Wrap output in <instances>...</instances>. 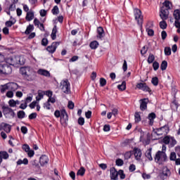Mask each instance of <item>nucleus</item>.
I'll list each match as a JSON object with an SVG mask.
<instances>
[{
	"mask_svg": "<svg viewBox=\"0 0 180 180\" xmlns=\"http://www.w3.org/2000/svg\"><path fill=\"white\" fill-rule=\"evenodd\" d=\"M54 116L57 118L60 117V124L63 127H67L68 126V114H67L65 109H62L60 111L56 110L54 112Z\"/></svg>",
	"mask_w": 180,
	"mask_h": 180,
	"instance_id": "obj_1",
	"label": "nucleus"
},
{
	"mask_svg": "<svg viewBox=\"0 0 180 180\" xmlns=\"http://www.w3.org/2000/svg\"><path fill=\"white\" fill-rule=\"evenodd\" d=\"M20 74H21L26 81H33L34 79H36V75L27 67L20 68Z\"/></svg>",
	"mask_w": 180,
	"mask_h": 180,
	"instance_id": "obj_2",
	"label": "nucleus"
},
{
	"mask_svg": "<svg viewBox=\"0 0 180 180\" xmlns=\"http://www.w3.org/2000/svg\"><path fill=\"white\" fill-rule=\"evenodd\" d=\"M154 160L157 164H162V162H167L168 157L166 153L158 150L155 155Z\"/></svg>",
	"mask_w": 180,
	"mask_h": 180,
	"instance_id": "obj_3",
	"label": "nucleus"
},
{
	"mask_svg": "<svg viewBox=\"0 0 180 180\" xmlns=\"http://www.w3.org/2000/svg\"><path fill=\"white\" fill-rule=\"evenodd\" d=\"M169 132V127L168 126V124H165L160 128L156 129L155 131V133H156L158 136H167Z\"/></svg>",
	"mask_w": 180,
	"mask_h": 180,
	"instance_id": "obj_4",
	"label": "nucleus"
},
{
	"mask_svg": "<svg viewBox=\"0 0 180 180\" xmlns=\"http://www.w3.org/2000/svg\"><path fill=\"white\" fill-rule=\"evenodd\" d=\"M12 73V68L8 64H0V74L9 75Z\"/></svg>",
	"mask_w": 180,
	"mask_h": 180,
	"instance_id": "obj_5",
	"label": "nucleus"
},
{
	"mask_svg": "<svg viewBox=\"0 0 180 180\" xmlns=\"http://www.w3.org/2000/svg\"><path fill=\"white\" fill-rule=\"evenodd\" d=\"M134 17L139 26H141H141H143V15H141V11H140V9L136 8L134 10Z\"/></svg>",
	"mask_w": 180,
	"mask_h": 180,
	"instance_id": "obj_6",
	"label": "nucleus"
},
{
	"mask_svg": "<svg viewBox=\"0 0 180 180\" xmlns=\"http://www.w3.org/2000/svg\"><path fill=\"white\" fill-rule=\"evenodd\" d=\"M61 90L64 94H68L71 92V85L70 84V82L68 79L64 80L61 82Z\"/></svg>",
	"mask_w": 180,
	"mask_h": 180,
	"instance_id": "obj_7",
	"label": "nucleus"
},
{
	"mask_svg": "<svg viewBox=\"0 0 180 180\" xmlns=\"http://www.w3.org/2000/svg\"><path fill=\"white\" fill-rule=\"evenodd\" d=\"M160 16L163 20H167L169 16V10L165 7H161L160 9Z\"/></svg>",
	"mask_w": 180,
	"mask_h": 180,
	"instance_id": "obj_8",
	"label": "nucleus"
},
{
	"mask_svg": "<svg viewBox=\"0 0 180 180\" xmlns=\"http://www.w3.org/2000/svg\"><path fill=\"white\" fill-rule=\"evenodd\" d=\"M2 110L4 116H8L10 115L12 117H15V112L13 110L12 108H9L8 105H3Z\"/></svg>",
	"mask_w": 180,
	"mask_h": 180,
	"instance_id": "obj_9",
	"label": "nucleus"
},
{
	"mask_svg": "<svg viewBox=\"0 0 180 180\" xmlns=\"http://www.w3.org/2000/svg\"><path fill=\"white\" fill-rule=\"evenodd\" d=\"M136 88H138V89H141V91H143V92H151V89L148 87V86L147 85V83L146 82L138 83L136 84Z\"/></svg>",
	"mask_w": 180,
	"mask_h": 180,
	"instance_id": "obj_10",
	"label": "nucleus"
},
{
	"mask_svg": "<svg viewBox=\"0 0 180 180\" xmlns=\"http://www.w3.org/2000/svg\"><path fill=\"white\" fill-rule=\"evenodd\" d=\"M139 102H140V110L142 112H144V110H147V105H148V102H150L148 98H142L139 100Z\"/></svg>",
	"mask_w": 180,
	"mask_h": 180,
	"instance_id": "obj_11",
	"label": "nucleus"
},
{
	"mask_svg": "<svg viewBox=\"0 0 180 180\" xmlns=\"http://www.w3.org/2000/svg\"><path fill=\"white\" fill-rule=\"evenodd\" d=\"M110 179L111 180H118L119 178V172L116 170V168L115 167H111L110 169Z\"/></svg>",
	"mask_w": 180,
	"mask_h": 180,
	"instance_id": "obj_12",
	"label": "nucleus"
},
{
	"mask_svg": "<svg viewBox=\"0 0 180 180\" xmlns=\"http://www.w3.org/2000/svg\"><path fill=\"white\" fill-rule=\"evenodd\" d=\"M60 45V42H53L51 46H47L46 50L51 54L56 53L57 47Z\"/></svg>",
	"mask_w": 180,
	"mask_h": 180,
	"instance_id": "obj_13",
	"label": "nucleus"
},
{
	"mask_svg": "<svg viewBox=\"0 0 180 180\" xmlns=\"http://www.w3.org/2000/svg\"><path fill=\"white\" fill-rule=\"evenodd\" d=\"M10 61H11V63H10V65H22V63L20 62V57H18V56H14V57H12V58H10Z\"/></svg>",
	"mask_w": 180,
	"mask_h": 180,
	"instance_id": "obj_14",
	"label": "nucleus"
},
{
	"mask_svg": "<svg viewBox=\"0 0 180 180\" xmlns=\"http://www.w3.org/2000/svg\"><path fill=\"white\" fill-rule=\"evenodd\" d=\"M1 130H4L6 133H11V130L12 129V127L9 124L2 122L0 124Z\"/></svg>",
	"mask_w": 180,
	"mask_h": 180,
	"instance_id": "obj_15",
	"label": "nucleus"
},
{
	"mask_svg": "<svg viewBox=\"0 0 180 180\" xmlns=\"http://www.w3.org/2000/svg\"><path fill=\"white\" fill-rule=\"evenodd\" d=\"M39 162L41 167H44L46 164L49 163V157H47V155H42L39 158Z\"/></svg>",
	"mask_w": 180,
	"mask_h": 180,
	"instance_id": "obj_16",
	"label": "nucleus"
},
{
	"mask_svg": "<svg viewBox=\"0 0 180 180\" xmlns=\"http://www.w3.org/2000/svg\"><path fill=\"white\" fill-rule=\"evenodd\" d=\"M97 37L98 39H100V40H102V39H103V37H105V30H103V27H98L97 28Z\"/></svg>",
	"mask_w": 180,
	"mask_h": 180,
	"instance_id": "obj_17",
	"label": "nucleus"
},
{
	"mask_svg": "<svg viewBox=\"0 0 180 180\" xmlns=\"http://www.w3.org/2000/svg\"><path fill=\"white\" fill-rule=\"evenodd\" d=\"M157 117V115H155V112H150L148 115V119L149 120V124L150 126H153L154 124V119Z\"/></svg>",
	"mask_w": 180,
	"mask_h": 180,
	"instance_id": "obj_18",
	"label": "nucleus"
},
{
	"mask_svg": "<svg viewBox=\"0 0 180 180\" xmlns=\"http://www.w3.org/2000/svg\"><path fill=\"white\" fill-rule=\"evenodd\" d=\"M8 84L9 91H13V92H15V91H17V89H18L19 88V85L18 84V83L11 82Z\"/></svg>",
	"mask_w": 180,
	"mask_h": 180,
	"instance_id": "obj_19",
	"label": "nucleus"
},
{
	"mask_svg": "<svg viewBox=\"0 0 180 180\" xmlns=\"http://www.w3.org/2000/svg\"><path fill=\"white\" fill-rule=\"evenodd\" d=\"M37 74H39V75H43L44 77H50V72L44 69H39Z\"/></svg>",
	"mask_w": 180,
	"mask_h": 180,
	"instance_id": "obj_20",
	"label": "nucleus"
},
{
	"mask_svg": "<svg viewBox=\"0 0 180 180\" xmlns=\"http://www.w3.org/2000/svg\"><path fill=\"white\" fill-rule=\"evenodd\" d=\"M25 19L27 22H30L34 19V13L33 11H29L27 13Z\"/></svg>",
	"mask_w": 180,
	"mask_h": 180,
	"instance_id": "obj_21",
	"label": "nucleus"
},
{
	"mask_svg": "<svg viewBox=\"0 0 180 180\" xmlns=\"http://www.w3.org/2000/svg\"><path fill=\"white\" fill-rule=\"evenodd\" d=\"M51 38L53 40H56L57 39V25H54L52 30V32L51 34Z\"/></svg>",
	"mask_w": 180,
	"mask_h": 180,
	"instance_id": "obj_22",
	"label": "nucleus"
},
{
	"mask_svg": "<svg viewBox=\"0 0 180 180\" xmlns=\"http://www.w3.org/2000/svg\"><path fill=\"white\" fill-rule=\"evenodd\" d=\"M141 155L142 153L141 149L136 148L134 150V156L136 160H140L141 158Z\"/></svg>",
	"mask_w": 180,
	"mask_h": 180,
	"instance_id": "obj_23",
	"label": "nucleus"
},
{
	"mask_svg": "<svg viewBox=\"0 0 180 180\" xmlns=\"http://www.w3.org/2000/svg\"><path fill=\"white\" fill-rule=\"evenodd\" d=\"M151 151H153V148H150L146 150L145 153L146 158H148L149 161H153V156L151 155Z\"/></svg>",
	"mask_w": 180,
	"mask_h": 180,
	"instance_id": "obj_24",
	"label": "nucleus"
},
{
	"mask_svg": "<svg viewBox=\"0 0 180 180\" xmlns=\"http://www.w3.org/2000/svg\"><path fill=\"white\" fill-rule=\"evenodd\" d=\"M89 46L92 50H96V49H98L99 46V42L97 41H93L90 43Z\"/></svg>",
	"mask_w": 180,
	"mask_h": 180,
	"instance_id": "obj_25",
	"label": "nucleus"
},
{
	"mask_svg": "<svg viewBox=\"0 0 180 180\" xmlns=\"http://www.w3.org/2000/svg\"><path fill=\"white\" fill-rule=\"evenodd\" d=\"M9 91V85L8 83L4 85H1L0 87V91L1 94H5V92H6V91Z\"/></svg>",
	"mask_w": 180,
	"mask_h": 180,
	"instance_id": "obj_26",
	"label": "nucleus"
},
{
	"mask_svg": "<svg viewBox=\"0 0 180 180\" xmlns=\"http://www.w3.org/2000/svg\"><path fill=\"white\" fill-rule=\"evenodd\" d=\"M33 30H34V26H33V25H29L27 27V29L25 32V34H30V33H32V32H33Z\"/></svg>",
	"mask_w": 180,
	"mask_h": 180,
	"instance_id": "obj_27",
	"label": "nucleus"
},
{
	"mask_svg": "<svg viewBox=\"0 0 180 180\" xmlns=\"http://www.w3.org/2000/svg\"><path fill=\"white\" fill-rule=\"evenodd\" d=\"M0 158L1 160H8L9 158V154L6 151H0Z\"/></svg>",
	"mask_w": 180,
	"mask_h": 180,
	"instance_id": "obj_28",
	"label": "nucleus"
},
{
	"mask_svg": "<svg viewBox=\"0 0 180 180\" xmlns=\"http://www.w3.org/2000/svg\"><path fill=\"white\" fill-rule=\"evenodd\" d=\"M173 16L175 20H180V10L179 9L174 10Z\"/></svg>",
	"mask_w": 180,
	"mask_h": 180,
	"instance_id": "obj_29",
	"label": "nucleus"
},
{
	"mask_svg": "<svg viewBox=\"0 0 180 180\" xmlns=\"http://www.w3.org/2000/svg\"><path fill=\"white\" fill-rule=\"evenodd\" d=\"M85 167H81L80 169H79L77 172V176H84L85 175Z\"/></svg>",
	"mask_w": 180,
	"mask_h": 180,
	"instance_id": "obj_30",
	"label": "nucleus"
},
{
	"mask_svg": "<svg viewBox=\"0 0 180 180\" xmlns=\"http://www.w3.org/2000/svg\"><path fill=\"white\" fill-rule=\"evenodd\" d=\"M155 60V56L153 53H150L149 56L148 57L147 62L148 64H153Z\"/></svg>",
	"mask_w": 180,
	"mask_h": 180,
	"instance_id": "obj_31",
	"label": "nucleus"
},
{
	"mask_svg": "<svg viewBox=\"0 0 180 180\" xmlns=\"http://www.w3.org/2000/svg\"><path fill=\"white\" fill-rule=\"evenodd\" d=\"M134 117H135V123H139L141 122V116L140 115V112H135Z\"/></svg>",
	"mask_w": 180,
	"mask_h": 180,
	"instance_id": "obj_32",
	"label": "nucleus"
},
{
	"mask_svg": "<svg viewBox=\"0 0 180 180\" xmlns=\"http://www.w3.org/2000/svg\"><path fill=\"white\" fill-rule=\"evenodd\" d=\"M167 67H168V62H167V60H163L160 65V70H162V71H165Z\"/></svg>",
	"mask_w": 180,
	"mask_h": 180,
	"instance_id": "obj_33",
	"label": "nucleus"
},
{
	"mask_svg": "<svg viewBox=\"0 0 180 180\" xmlns=\"http://www.w3.org/2000/svg\"><path fill=\"white\" fill-rule=\"evenodd\" d=\"M17 116L18 119H25V116H26V113L23 110H20L17 112Z\"/></svg>",
	"mask_w": 180,
	"mask_h": 180,
	"instance_id": "obj_34",
	"label": "nucleus"
},
{
	"mask_svg": "<svg viewBox=\"0 0 180 180\" xmlns=\"http://www.w3.org/2000/svg\"><path fill=\"white\" fill-rule=\"evenodd\" d=\"M163 7L167 9L168 11L171 10V2L169 1H165L163 3Z\"/></svg>",
	"mask_w": 180,
	"mask_h": 180,
	"instance_id": "obj_35",
	"label": "nucleus"
},
{
	"mask_svg": "<svg viewBox=\"0 0 180 180\" xmlns=\"http://www.w3.org/2000/svg\"><path fill=\"white\" fill-rule=\"evenodd\" d=\"M117 89L120 90V91H125L126 89V82H122L121 84H119L117 86Z\"/></svg>",
	"mask_w": 180,
	"mask_h": 180,
	"instance_id": "obj_36",
	"label": "nucleus"
},
{
	"mask_svg": "<svg viewBox=\"0 0 180 180\" xmlns=\"http://www.w3.org/2000/svg\"><path fill=\"white\" fill-rule=\"evenodd\" d=\"M51 13L53 15H58L60 13V9L58 8V6H53V9L51 10Z\"/></svg>",
	"mask_w": 180,
	"mask_h": 180,
	"instance_id": "obj_37",
	"label": "nucleus"
},
{
	"mask_svg": "<svg viewBox=\"0 0 180 180\" xmlns=\"http://www.w3.org/2000/svg\"><path fill=\"white\" fill-rule=\"evenodd\" d=\"M151 82L153 85H154V86H158V82H159L158 77H153L151 79Z\"/></svg>",
	"mask_w": 180,
	"mask_h": 180,
	"instance_id": "obj_38",
	"label": "nucleus"
},
{
	"mask_svg": "<svg viewBox=\"0 0 180 180\" xmlns=\"http://www.w3.org/2000/svg\"><path fill=\"white\" fill-rule=\"evenodd\" d=\"M115 164L116 165H117V167H122L124 164V162L123 161V160L118 158L116 160Z\"/></svg>",
	"mask_w": 180,
	"mask_h": 180,
	"instance_id": "obj_39",
	"label": "nucleus"
},
{
	"mask_svg": "<svg viewBox=\"0 0 180 180\" xmlns=\"http://www.w3.org/2000/svg\"><path fill=\"white\" fill-rule=\"evenodd\" d=\"M170 161H175L176 160V153L175 152H172L169 155Z\"/></svg>",
	"mask_w": 180,
	"mask_h": 180,
	"instance_id": "obj_40",
	"label": "nucleus"
},
{
	"mask_svg": "<svg viewBox=\"0 0 180 180\" xmlns=\"http://www.w3.org/2000/svg\"><path fill=\"white\" fill-rule=\"evenodd\" d=\"M171 147H174L176 144V140H175V138L170 136V141L169 143Z\"/></svg>",
	"mask_w": 180,
	"mask_h": 180,
	"instance_id": "obj_41",
	"label": "nucleus"
},
{
	"mask_svg": "<svg viewBox=\"0 0 180 180\" xmlns=\"http://www.w3.org/2000/svg\"><path fill=\"white\" fill-rule=\"evenodd\" d=\"M160 29H167V22H165V20H163L160 22Z\"/></svg>",
	"mask_w": 180,
	"mask_h": 180,
	"instance_id": "obj_42",
	"label": "nucleus"
},
{
	"mask_svg": "<svg viewBox=\"0 0 180 180\" xmlns=\"http://www.w3.org/2000/svg\"><path fill=\"white\" fill-rule=\"evenodd\" d=\"M118 175H120V179H124L126 178V174H124V172L122 169L118 171Z\"/></svg>",
	"mask_w": 180,
	"mask_h": 180,
	"instance_id": "obj_43",
	"label": "nucleus"
},
{
	"mask_svg": "<svg viewBox=\"0 0 180 180\" xmlns=\"http://www.w3.org/2000/svg\"><path fill=\"white\" fill-rule=\"evenodd\" d=\"M153 68L154 71H157V70H158L160 68V63H158V62L155 61L153 63Z\"/></svg>",
	"mask_w": 180,
	"mask_h": 180,
	"instance_id": "obj_44",
	"label": "nucleus"
},
{
	"mask_svg": "<svg viewBox=\"0 0 180 180\" xmlns=\"http://www.w3.org/2000/svg\"><path fill=\"white\" fill-rule=\"evenodd\" d=\"M171 141V136H167L163 139V143L165 144H169V141Z\"/></svg>",
	"mask_w": 180,
	"mask_h": 180,
	"instance_id": "obj_45",
	"label": "nucleus"
},
{
	"mask_svg": "<svg viewBox=\"0 0 180 180\" xmlns=\"http://www.w3.org/2000/svg\"><path fill=\"white\" fill-rule=\"evenodd\" d=\"M162 174L164 176H169V175H171V171H169V169L167 168L166 169L163 170Z\"/></svg>",
	"mask_w": 180,
	"mask_h": 180,
	"instance_id": "obj_46",
	"label": "nucleus"
},
{
	"mask_svg": "<svg viewBox=\"0 0 180 180\" xmlns=\"http://www.w3.org/2000/svg\"><path fill=\"white\" fill-rule=\"evenodd\" d=\"M44 108L47 110H50V109H51V104H50L49 102L46 101L44 103Z\"/></svg>",
	"mask_w": 180,
	"mask_h": 180,
	"instance_id": "obj_47",
	"label": "nucleus"
},
{
	"mask_svg": "<svg viewBox=\"0 0 180 180\" xmlns=\"http://www.w3.org/2000/svg\"><path fill=\"white\" fill-rule=\"evenodd\" d=\"M77 122H78V124H79L80 126H84V124H85V120L82 117H80L78 119Z\"/></svg>",
	"mask_w": 180,
	"mask_h": 180,
	"instance_id": "obj_48",
	"label": "nucleus"
},
{
	"mask_svg": "<svg viewBox=\"0 0 180 180\" xmlns=\"http://www.w3.org/2000/svg\"><path fill=\"white\" fill-rule=\"evenodd\" d=\"M107 82L106 79L103 77L100 78V86H105L106 85Z\"/></svg>",
	"mask_w": 180,
	"mask_h": 180,
	"instance_id": "obj_49",
	"label": "nucleus"
},
{
	"mask_svg": "<svg viewBox=\"0 0 180 180\" xmlns=\"http://www.w3.org/2000/svg\"><path fill=\"white\" fill-rule=\"evenodd\" d=\"M165 56H171V48L170 47L165 48Z\"/></svg>",
	"mask_w": 180,
	"mask_h": 180,
	"instance_id": "obj_50",
	"label": "nucleus"
},
{
	"mask_svg": "<svg viewBox=\"0 0 180 180\" xmlns=\"http://www.w3.org/2000/svg\"><path fill=\"white\" fill-rule=\"evenodd\" d=\"M44 95H45L44 91H39L38 92V96L39 98L37 97V101H40V99L43 98V96H44Z\"/></svg>",
	"mask_w": 180,
	"mask_h": 180,
	"instance_id": "obj_51",
	"label": "nucleus"
},
{
	"mask_svg": "<svg viewBox=\"0 0 180 180\" xmlns=\"http://www.w3.org/2000/svg\"><path fill=\"white\" fill-rule=\"evenodd\" d=\"M29 119L30 120H33V119H36L37 117V113L36 112H32L29 115Z\"/></svg>",
	"mask_w": 180,
	"mask_h": 180,
	"instance_id": "obj_52",
	"label": "nucleus"
},
{
	"mask_svg": "<svg viewBox=\"0 0 180 180\" xmlns=\"http://www.w3.org/2000/svg\"><path fill=\"white\" fill-rule=\"evenodd\" d=\"M8 105L11 108H15V106H16V103L15 102V100L11 99L8 101Z\"/></svg>",
	"mask_w": 180,
	"mask_h": 180,
	"instance_id": "obj_53",
	"label": "nucleus"
},
{
	"mask_svg": "<svg viewBox=\"0 0 180 180\" xmlns=\"http://www.w3.org/2000/svg\"><path fill=\"white\" fill-rule=\"evenodd\" d=\"M6 96L7 98H13V91L12 90L7 91Z\"/></svg>",
	"mask_w": 180,
	"mask_h": 180,
	"instance_id": "obj_54",
	"label": "nucleus"
},
{
	"mask_svg": "<svg viewBox=\"0 0 180 180\" xmlns=\"http://www.w3.org/2000/svg\"><path fill=\"white\" fill-rule=\"evenodd\" d=\"M85 116L86 119H91V117H92V111L88 110L87 112H86Z\"/></svg>",
	"mask_w": 180,
	"mask_h": 180,
	"instance_id": "obj_55",
	"label": "nucleus"
},
{
	"mask_svg": "<svg viewBox=\"0 0 180 180\" xmlns=\"http://www.w3.org/2000/svg\"><path fill=\"white\" fill-rule=\"evenodd\" d=\"M22 150H24L25 153H27V151L30 150V146H29L27 144H24L22 145Z\"/></svg>",
	"mask_w": 180,
	"mask_h": 180,
	"instance_id": "obj_56",
	"label": "nucleus"
},
{
	"mask_svg": "<svg viewBox=\"0 0 180 180\" xmlns=\"http://www.w3.org/2000/svg\"><path fill=\"white\" fill-rule=\"evenodd\" d=\"M146 32H148V34L150 37L154 36V30L153 29H146Z\"/></svg>",
	"mask_w": 180,
	"mask_h": 180,
	"instance_id": "obj_57",
	"label": "nucleus"
},
{
	"mask_svg": "<svg viewBox=\"0 0 180 180\" xmlns=\"http://www.w3.org/2000/svg\"><path fill=\"white\" fill-rule=\"evenodd\" d=\"M27 155L30 157V158H32L34 155V150H29L27 152Z\"/></svg>",
	"mask_w": 180,
	"mask_h": 180,
	"instance_id": "obj_58",
	"label": "nucleus"
},
{
	"mask_svg": "<svg viewBox=\"0 0 180 180\" xmlns=\"http://www.w3.org/2000/svg\"><path fill=\"white\" fill-rule=\"evenodd\" d=\"M49 44V39L47 38H43L41 40V46H47Z\"/></svg>",
	"mask_w": 180,
	"mask_h": 180,
	"instance_id": "obj_59",
	"label": "nucleus"
},
{
	"mask_svg": "<svg viewBox=\"0 0 180 180\" xmlns=\"http://www.w3.org/2000/svg\"><path fill=\"white\" fill-rule=\"evenodd\" d=\"M13 25H15V22H13L11 20L6 22V26H7V27H12V26H13Z\"/></svg>",
	"mask_w": 180,
	"mask_h": 180,
	"instance_id": "obj_60",
	"label": "nucleus"
},
{
	"mask_svg": "<svg viewBox=\"0 0 180 180\" xmlns=\"http://www.w3.org/2000/svg\"><path fill=\"white\" fill-rule=\"evenodd\" d=\"M122 70L124 72H126V71H127V61H126V60H124Z\"/></svg>",
	"mask_w": 180,
	"mask_h": 180,
	"instance_id": "obj_61",
	"label": "nucleus"
},
{
	"mask_svg": "<svg viewBox=\"0 0 180 180\" xmlns=\"http://www.w3.org/2000/svg\"><path fill=\"white\" fill-rule=\"evenodd\" d=\"M75 104H74V102H72V101H69L68 102V108H69V109H74V108H75Z\"/></svg>",
	"mask_w": 180,
	"mask_h": 180,
	"instance_id": "obj_62",
	"label": "nucleus"
},
{
	"mask_svg": "<svg viewBox=\"0 0 180 180\" xmlns=\"http://www.w3.org/2000/svg\"><path fill=\"white\" fill-rule=\"evenodd\" d=\"M148 50V49H147V47L143 46V47L142 48V49L141 50V54L142 56H144V54H146V53H147Z\"/></svg>",
	"mask_w": 180,
	"mask_h": 180,
	"instance_id": "obj_63",
	"label": "nucleus"
},
{
	"mask_svg": "<svg viewBox=\"0 0 180 180\" xmlns=\"http://www.w3.org/2000/svg\"><path fill=\"white\" fill-rule=\"evenodd\" d=\"M20 130H21V132H22V134H27V127H21Z\"/></svg>",
	"mask_w": 180,
	"mask_h": 180,
	"instance_id": "obj_64",
	"label": "nucleus"
}]
</instances>
